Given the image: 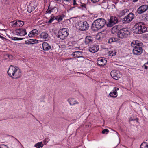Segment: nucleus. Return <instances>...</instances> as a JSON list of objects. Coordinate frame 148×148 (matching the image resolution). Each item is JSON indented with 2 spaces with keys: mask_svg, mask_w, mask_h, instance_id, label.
Here are the masks:
<instances>
[{
  "mask_svg": "<svg viewBox=\"0 0 148 148\" xmlns=\"http://www.w3.org/2000/svg\"><path fill=\"white\" fill-rule=\"evenodd\" d=\"M64 17L65 16L64 15L58 16L56 17L55 19L57 20L58 22H59L62 21L64 18Z\"/></svg>",
  "mask_w": 148,
  "mask_h": 148,
  "instance_id": "obj_26",
  "label": "nucleus"
},
{
  "mask_svg": "<svg viewBox=\"0 0 148 148\" xmlns=\"http://www.w3.org/2000/svg\"><path fill=\"white\" fill-rule=\"evenodd\" d=\"M116 41V39L114 38H111L108 39V42L110 43H111L113 42Z\"/></svg>",
  "mask_w": 148,
  "mask_h": 148,
  "instance_id": "obj_35",
  "label": "nucleus"
},
{
  "mask_svg": "<svg viewBox=\"0 0 148 148\" xmlns=\"http://www.w3.org/2000/svg\"><path fill=\"white\" fill-rule=\"evenodd\" d=\"M69 34V31L68 29L62 28L58 32L57 37L62 40H64L68 36Z\"/></svg>",
  "mask_w": 148,
  "mask_h": 148,
  "instance_id": "obj_5",
  "label": "nucleus"
},
{
  "mask_svg": "<svg viewBox=\"0 0 148 148\" xmlns=\"http://www.w3.org/2000/svg\"><path fill=\"white\" fill-rule=\"evenodd\" d=\"M38 31L37 29H34L30 32L28 36L30 37H32L38 35Z\"/></svg>",
  "mask_w": 148,
  "mask_h": 148,
  "instance_id": "obj_19",
  "label": "nucleus"
},
{
  "mask_svg": "<svg viewBox=\"0 0 148 148\" xmlns=\"http://www.w3.org/2000/svg\"><path fill=\"white\" fill-rule=\"evenodd\" d=\"M138 0H133V2H136Z\"/></svg>",
  "mask_w": 148,
  "mask_h": 148,
  "instance_id": "obj_50",
  "label": "nucleus"
},
{
  "mask_svg": "<svg viewBox=\"0 0 148 148\" xmlns=\"http://www.w3.org/2000/svg\"><path fill=\"white\" fill-rule=\"evenodd\" d=\"M23 38H17L16 37H12V40H23Z\"/></svg>",
  "mask_w": 148,
  "mask_h": 148,
  "instance_id": "obj_34",
  "label": "nucleus"
},
{
  "mask_svg": "<svg viewBox=\"0 0 148 148\" xmlns=\"http://www.w3.org/2000/svg\"><path fill=\"white\" fill-rule=\"evenodd\" d=\"M92 48L91 47H90V49H89V51L90 52H92Z\"/></svg>",
  "mask_w": 148,
  "mask_h": 148,
  "instance_id": "obj_44",
  "label": "nucleus"
},
{
  "mask_svg": "<svg viewBox=\"0 0 148 148\" xmlns=\"http://www.w3.org/2000/svg\"><path fill=\"white\" fill-rule=\"evenodd\" d=\"M105 20L104 19L99 18L96 19L93 22V27L97 29L103 28L106 24Z\"/></svg>",
  "mask_w": 148,
  "mask_h": 148,
  "instance_id": "obj_4",
  "label": "nucleus"
},
{
  "mask_svg": "<svg viewBox=\"0 0 148 148\" xmlns=\"http://www.w3.org/2000/svg\"><path fill=\"white\" fill-rule=\"evenodd\" d=\"M0 38L2 39H4L5 38L3 36H1V35H0Z\"/></svg>",
  "mask_w": 148,
  "mask_h": 148,
  "instance_id": "obj_48",
  "label": "nucleus"
},
{
  "mask_svg": "<svg viewBox=\"0 0 148 148\" xmlns=\"http://www.w3.org/2000/svg\"><path fill=\"white\" fill-rule=\"evenodd\" d=\"M106 24L107 27H111L118 22V18L115 16H111Z\"/></svg>",
  "mask_w": 148,
  "mask_h": 148,
  "instance_id": "obj_10",
  "label": "nucleus"
},
{
  "mask_svg": "<svg viewBox=\"0 0 148 148\" xmlns=\"http://www.w3.org/2000/svg\"><path fill=\"white\" fill-rule=\"evenodd\" d=\"M144 68L145 69H147L148 68V62L144 64Z\"/></svg>",
  "mask_w": 148,
  "mask_h": 148,
  "instance_id": "obj_38",
  "label": "nucleus"
},
{
  "mask_svg": "<svg viewBox=\"0 0 148 148\" xmlns=\"http://www.w3.org/2000/svg\"><path fill=\"white\" fill-rule=\"evenodd\" d=\"M79 29L82 31L86 30L89 28V25L87 22L80 21L78 23Z\"/></svg>",
  "mask_w": 148,
  "mask_h": 148,
  "instance_id": "obj_9",
  "label": "nucleus"
},
{
  "mask_svg": "<svg viewBox=\"0 0 148 148\" xmlns=\"http://www.w3.org/2000/svg\"><path fill=\"white\" fill-rule=\"evenodd\" d=\"M56 8V7H50V5H49L48 9L46 11V12L47 13H49V14L51 13L52 12H53L54 9Z\"/></svg>",
  "mask_w": 148,
  "mask_h": 148,
  "instance_id": "obj_27",
  "label": "nucleus"
},
{
  "mask_svg": "<svg viewBox=\"0 0 148 148\" xmlns=\"http://www.w3.org/2000/svg\"><path fill=\"white\" fill-rule=\"evenodd\" d=\"M55 17L54 16H52L50 20L48 21V23H50L52 22L54 20Z\"/></svg>",
  "mask_w": 148,
  "mask_h": 148,
  "instance_id": "obj_36",
  "label": "nucleus"
},
{
  "mask_svg": "<svg viewBox=\"0 0 148 148\" xmlns=\"http://www.w3.org/2000/svg\"><path fill=\"white\" fill-rule=\"evenodd\" d=\"M54 0L55 1L57 2H60L61 1V0Z\"/></svg>",
  "mask_w": 148,
  "mask_h": 148,
  "instance_id": "obj_46",
  "label": "nucleus"
},
{
  "mask_svg": "<svg viewBox=\"0 0 148 148\" xmlns=\"http://www.w3.org/2000/svg\"><path fill=\"white\" fill-rule=\"evenodd\" d=\"M130 33V31L127 28H122L118 31V37L121 39L125 38L128 36Z\"/></svg>",
  "mask_w": 148,
  "mask_h": 148,
  "instance_id": "obj_8",
  "label": "nucleus"
},
{
  "mask_svg": "<svg viewBox=\"0 0 148 148\" xmlns=\"http://www.w3.org/2000/svg\"><path fill=\"white\" fill-rule=\"evenodd\" d=\"M0 148H8V147L5 145H2L0 146Z\"/></svg>",
  "mask_w": 148,
  "mask_h": 148,
  "instance_id": "obj_40",
  "label": "nucleus"
},
{
  "mask_svg": "<svg viewBox=\"0 0 148 148\" xmlns=\"http://www.w3.org/2000/svg\"><path fill=\"white\" fill-rule=\"evenodd\" d=\"M97 62L98 65L102 66L106 64L107 62V60L104 58H99L97 59Z\"/></svg>",
  "mask_w": 148,
  "mask_h": 148,
  "instance_id": "obj_15",
  "label": "nucleus"
},
{
  "mask_svg": "<svg viewBox=\"0 0 148 148\" xmlns=\"http://www.w3.org/2000/svg\"><path fill=\"white\" fill-rule=\"evenodd\" d=\"M17 27H22L24 24V22L21 20H17Z\"/></svg>",
  "mask_w": 148,
  "mask_h": 148,
  "instance_id": "obj_28",
  "label": "nucleus"
},
{
  "mask_svg": "<svg viewBox=\"0 0 148 148\" xmlns=\"http://www.w3.org/2000/svg\"><path fill=\"white\" fill-rule=\"evenodd\" d=\"M10 56L8 55V54H6L5 55V56H7L8 57H9Z\"/></svg>",
  "mask_w": 148,
  "mask_h": 148,
  "instance_id": "obj_49",
  "label": "nucleus"
},
{
  "mask_svg": "<svg viewBox=\"0 0 148 148\" xmlns=\"http://www.w3.org/2000/svg\"><path fill=\"white\" fill-rule=\"evenodd\" d=\"M140 148H148V145L146 142H143L140 145Z\"/></svg>",
  "mask_w": 148,
  "mask_h": 148,
  "instance_id": "obj_30",
  "label": "nucleus"
},
{
  "mask_svg": "<svg viewBox=\"0 0 148 148\" xmlns=\"http://www.w3.org/2000/svg\"><path fill=\"white\" fill-rule=\"evenodd\" d=\"M148 8L147 5L144 4L140 6L137 9L136 12L139 14H141L146 11Z\"/></svg>",
  "mask_w": 148,
  "mask_h": 148,
  "instance_id": "obj_13",
  "label": "nucleus"
},
{
  "mask_svg": "<svg viewBox=\"0 0 148 148\" xmlns=\"http://www.w3.org/2000/svg\"><path fill=\"white\" fill-rule=\"evenodd\" d=\"M114 134L116 135V136H117V137L119 139V134H118V133L117 132H114Z\"/></svg>",
  "mask_w": 148,
  "mask_h": 148,
  "instance_id": "obj_41",
  "label": "nucleus"
},
{
  "mask_svg": "<svg viewBox=\"0 0 148 148\" xmlns=\"http://www.w3.org/2000/svg\"><path fill=\"white\" fill-rule=\"evenodd\" d=\"M40 36L41 38L44 40H47L48 39V34L45 32H42L40 34Z\"/></svg>",
  "mask_w": 148,
  "mask_h": 148,
  "instance_id": "obj_20",
  "label": "nucleus"
},
{
  "mask_svg": "<svg viewBox=\"0 0 148 148\" xmlns=\"http://www.w3.org/2000/svg\"><path fill=\"white\" fill-rule=\"evenodd\" d=\"M109 132V130L107 129H104L102 131V133L103 134H104L106 132H107V133L108 132Z\"/></svg>",
  "mask_w": 148,
  "mask_h": 148,
  "instance_id": "obj_39",
  "label": "nucleus"
},
{
  "mask_svg": "<svg viewBox=\"0 0 148 148\" xmlns=\"http://www.w3.org/2000/svg\"><path fill=\"white\" fill-rule=\"evenodd\" d=\"M117 29L116 27H114L113 28V29Z\"/></svg>",
  "mask_w": 148,
  "mask_h": 148,
  "instance_id": "obj_51",
  "label": "nucleus"
},
{
  "mask_svg": "<svg viewBox=\"0 0 148 148\" xmlns=\"http://www.w3.org/2000/svg\"><path fill=\"white\" fill-rule=\"evenodd\" d=\"M77 4V3H76V1L75 0H73V5H75Z\"/></svg>",
  "mask_w": 148,
  "mask_h": 148,
  "instance_id": "obj_42",
  "label": "nucleus"
},
{
  "mask_svg": "<svg viewBox=\"0 0 148 148\" xmlns=\"http://www.w3.org/2000/svg\"><path fill=\"white\" fill-rule=\"evenodd\" d=\"M94 16V17H97V16Z\"/></svg>",
  "mask_w": 148,
  "mask_h": 148,
  "instance_id": "obj_53",
  "label": "nucleus"
},
{
  "mask_svg": "<svg viewBox=\"0 0 148 148\" xmlns=\"http://www.w3.org/2000/svg\"><path fill=\"white\" fill-rule=\"evenodd\" d=\"M129 10L127 9H125L122 11L120 12V14L121 16H123L125 15V14L127 12H128Z\"/></svg>",
  "mask_w": 148,
  "mask_h": 148,
  "instance_id": "obj_33",
  "label": "nucleus"
},
{
  "mask_svg": "<svg viewBox=\"0 0 148 148\" xmlns=\"http://www.w3.org/2000/svg\"><path fill=\"white\" fill-rule=\"evenodd\" d=\"M112 77L115 80H118L122 76L120 72L118 70H113L110 73Z\"/></svg>",
  "mask_w": 148,
  "mask_h": 148,
  "instance_id": "obj_11",
  "label": "nucleus"
},
{
  "mask_svg": "<svg viewBox=\"0 0 148 148\" xmlns=\"http://www.w3.org/2000/svg\"><path fill=\"white\" fill-rule=\"evenodd\" d=\"M69 34V31L68 29L62 28L58 32L57 37L62 40H64L68 36Z\"/></svg>",
  "mask_w": 148,
  "mask_h": 148,
  "instance_id": "obj_6",
  "label": "nucleus"
},
{
  "mask_svg": "<svg viewBox=\"0 0 148 148\" xmlns=\"http://www.w3.org/2000/svg\"><path fill=\"white\" fill-rule=\"evenodd\" d=\"M99 49V46L98 45H96L95 46H93V53L96 52L98 51Z\"/></svg>",
  "mask_w": 148,
  "mask_h": 148,
  "instance_id": "obj_32",
  "label": "nucleus"
},
{
  "mask_svg": "<svg viewBox=\"0 0 148 148\" xmlns=\"http://www.w3.org/2000/svg\"><path fill=\"white\" fill-rule=\"evenodd\" d=\"M92 24L91 26V28H92Z\"/></svg>",
  "mask_w": 148,
  "mask_h": 148,
  "instance_id": "obj_52",
  "label": "nucleus"
},
{
  "mask_svg": "<svg viewBox=\"0 0 148 148\" xmlns=\"http://www.w3.org/2000/svg\"><path fill=\"white\" fill-rule=\"evenodd\" d=\"M85 42L86 44H89V45L90 44L91 45L92 43V37L87 36L85 38Z\"/></svg>",
  "mask_w": 148,
  "mask_h": 148,
  "instance_id": "obj_22",
  "label": "nucleus"
},
{
  "mask_svg": "<svg viewBox=\"0 0 148 148\" xmlns=\"http://www.w3.org/2000/svg\"><path fill=\"white\" fill-rule=\"evenodd\" d=\"M119 90V88L117 87H115L114 88L112 92H111L109 94L110 96L112 97L115 98L117 96V91Z\"/></svg>",
  "mask_w": 148,
  "mask_h": 148,
  "instance_id": "obj_17",
  "label": "nucleus"
},
{
  "mask_svg": "<svg viewBox=\"0 0 148 148\" xmlns=\"http://www.w3.org/2000/svg\"><path fill=\"white\" fill-rule=\"evenodd\" d=\"M92 2V0H91Z\"/></svg>",
  "mask_w": 148,
  "mask_h": 148,
  "instance_id": "obj_54",
  "label": "nucleus"
},
{
  "mask_svg": "<svg viewBox=\"0 0 148 148\" xmlns=\"http://www.w3.org/2000/svg\"><path fill=\"white\" fill-rule=\"evenodd\" d=\"M69 34V31L68 29L62 28L58 32L57 37L62 40H64L68 36Z\"/></svg>",
  "mask_w": 148,
  "mask_h": 148,
  "instance_id": "obj_7",
  "label": "nucleus"
},
{
  "mask_svg": "<svg viewBox=\"0 0 148 148\" xmlns=\"http://www.w3.org/2000/svg\"><path fill=\"white\" fill-rule=\"evenodd\" d=\"M36 6L33 3H30L27 8V10L28 12L30 13L32 12L36 8Z\"/></svg>",
  "mask_w": 148,
  "mask_h": 148,
  "instance_id": "obj_16",
  "label": "nucleus"
},
{
  "mask_svg": "<svg viewBox=\"0 0 148 148\" xmlns=\"http://www.w3.org/2000/svg\"><path fill=\"white\" fill-rule=\"evenodd\" d=\"M69 101L70 105H74L75 104H78V103L76 102L74 99L73 98H70L69 99Z\"/></svg>",
  "mask_w": 148,
  "mask_h": 148,
  "instance_id": "obj_25",
  "label": "nucleus"
},
{
  "mask_svg": "<svg viewBox=\"0 0 148 148\" xmlns=\"http://www.w3.org/2000/svg\"><path fill=\"white\" fill-rule=\"evenodd\" d=\"M16 34L19 35L21 36H23L27 34V33L25 29L19 28L16 30Z\"/></svg>",
  "mask_w": 148,
  "mask_h": 148,
  "instance_id": "obj_14",
  "label": "nucleus"
},
{
  "mask_svg": "<svg viewBox=\"0 0 148 148\" xmlns=\"http://www.w3.org/2000/svg\"><path fill=\"white\" fill-rule=\"evenodd\" d=\"M65 2H69L71 0H63Z\"/></svg>",
  "mask_w": 148,
  "mask_h": 148,
  "instance_id": "obj_47",
  "label": "nucleus"
},
{
  "mask_svg": "<svg viewBox=\"0 0 148 148\" xmlns=\"http://www.w3.org/2000/svg\"><path fill=\"white\" fill-rule=\"evenodd\" d=\"M132 47H133L132 51L134 55H140L143 52V45L141 42L137 40H134L131 44Z\"/></svg>",
  "mask_w": 148,
  "mask_h": 148,
  "instance_id": "obj_1",
  "label": "nucleus"
},
{
  "mask_svg": "<svg viewBox=\"0 0 148 148\" xmlns=\"http://www.w3.org/2000/svg\"><path fill=\"white\" fill-rule=\"evenodd\" d=\"M8 75L14 79L20 78L21 73L20 70L17 67H14L12 65H10L7 71Z\"/></svg>",
  "mask_w": 148,
  "mask_h": 148,
  "instance_id": "obj_2",
  "label": "nucleus"
},
{
  "mask_svg": "<svg viewBox=\"0 0 148 148\" xmlns=\"http://www.w3.org/2000/svg\"><path fill=\"white\" fill-rule=\"evenodd\" d=\"M17 23L16 21H14L11 22L10 23V25L11 26L13 27H14L16 26H17Z\"/></svg>",
  "mask_w": 148,
  "mask_h": 148,
  "instance_id": "obj_31",
  "label": "nucleus"
},
{
  "mask_svg": "<svg viewBox=\"0 0 148 148\" xmlns=\"http://www.w3.org/2000/svg\"><path fill=\"white\" fill-rule=\"evenodd\" d=\"M42 46L44 50L47 51L51 48V46L46 42L42 43Z\"/></svg>",
  "mask_w": 148,
  "mask_h": 148,
  "instance_id": "obj_21",
  "label": "nucleus"
},
{
  "mask_svg": "<svg viewBox=\"0 0 148 148\" xmlns=\"http://www.w3.org/2000/svg\"><path fill=\"white\" fill-rule=\"evenodd\" d=\"M133 28L135 33L138 34L143 33L147 30L146 27L142 22L137 23L134 26Z\"/></svg>",
  "mask_w": 148,
  "mask_h": 148,
  "instance_id": "obj_3",
  "label": "nucleus"
},
{
  "mask_svg": "<svg viewBox=\"0 0 148 148\" xmlns=\"http://www.w3.org/2000/svg\"><path fill=\"white\" fill-rule=\"evenodd\" d=\"M104 35V34L103 33H102V32H99L96 35V39L97 40H101L103 38Z\"/></svg>",
  "mask_w": 148,
  "mask_h": 148,
  "instance_id": "obj_23",
  "label": "nucleus"
},
{
  "mask_svg": "<svg viewBox=\"0 0 148 148\" xmlns=\"http://www.w3.org/2000/svg\"><path fill=\"white\" fill-rule=\"evenodd\" d=\"M99 0H93V3H95L96 2H98Z\"/></svg>",
  "mask_w": 148,
  "mask_h": 148,
  "instance_id": "obj_43",
  "label": "nucleus"
},
{
  "mask_svg": "<svg viewBox=\"0 0 148 148\" xmlns=\"http://www.w3.org/2000/svg\"><path fill=\"white\" fill-rule=\"evenodd\" d=\"M81 6L84 8H86V5L84 4H83L81 5Z\"/></svg>",
  "mask_w": 148,
  "mask_h": 148,
  "instance_id": "obj_45",
  "label": "nucleus"
},
{
  "mask_svg": "<svg viewBox=\"0 0 148 148\" xmlns=\"http://www.w3.org/2000/svg\"><path fill=\"white\" fill-rule=\"evenodd\" d=\"M116 52L114 51V52L112 51H109L108 53L109 55L110 56H113L116 55Z\"/></svg>",
  "mask_w": 148,
  "mask_h": 148,
  "instance_id": "obj_37",
  "label": "nucleus"
},
{
  "mask_svg": "<svg viewBox=\"0 0 148 148\" xmlns=\"http://www.w3.org/2000/svg\"><path fill=\"white\" fill-rule=\"evenodd\" d=\"M82 52L79 51H75L72 53L73 56L75 58H81L84 59V57L82 56Z\"/></svg>",
  "mask_w": 148,
  "mask_h": 148,
  "instance_id": "obj_18",
  "label": "nucleus"
},
{
  "mask_svg": "<svg viewBox=\"0 0 148 148\" xmlns=\"http://www.w3.org/2000/svg\"><path fill=\"white\" fill-rule=\"evenodd\" d=\"M134 15L132 13H130L123 18V22L124 23H127L131 22L134 18Z\"/></svg>",
  "mask_w": 148,
  "mask_h": 148,
  "instance_id": "obj_12",
  "label": "nucleus"
},
{
  "mask_svg": "<svg viewBox=\"0 0 148 148\" xmlns=\"http://www.w3.org/2000/svg\"><path fill=\"white\" fill-rule=\"evenodd\" d=\"M44 145L42 143V142H38L35 145V147L37 148H40V147H42Z\"/></svg>",
  "mask_w": 148,
  "mask_h": 148,
  "instance_id": "obj_29",
  "label": "nucleus"
},
{
  "mask_svg": "<svg viewBox=\"0 0 148 148\" xmlns=\"http://www.w3.org/2000/svg\"><path fill=\"white\" fill-rule=\"evenodd\" d=\"M38 42V40H37L31 39L27 41H25V44H32L34 43H37Z\"/></svg>",
  "mask_w": 148,
  "mask_h": 148,
  "instance_id": "obj_24",
  "label": "nucleus"
}]
</instances>
